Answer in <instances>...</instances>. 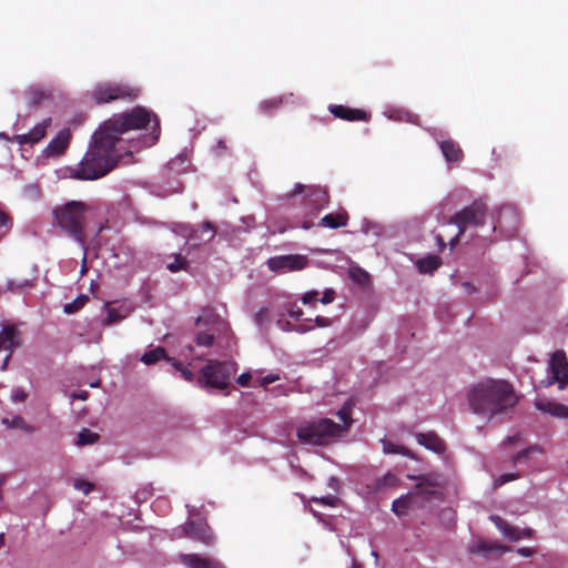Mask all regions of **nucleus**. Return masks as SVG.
Returning <instances> with one entry per match:
<instances>
[{
  "label": "nucleus",
  "mask_w": 568,
  "mask_h": 568,
  "mask_svg": "<svg viewBox=\"0 0 568 568\" xmlns=\"http://www.w3.org/2000/svg\"><path fill=\"white\" fill-rule=\"evenodd\" d=\"M184 265H185V260L180 256H176L175 261L173 263L168 264V268L171 272H178V271L182 270L184 267Z\"/></svg>",
  "instance_id": "nucleus-52"
},
{
  "label": "nucleus",
  "mask_w": 568,
  "mask_h": 568,
  "mask_svg": "<svg viewBox=\"0 0 568 568\" xmlns=\"http://www.w3.org/2000/svg\"><path fill=\"white\" fill-rule=\"evenodd\" d=\"M311 323H312V320H306L305 323L295 325L293 327V332H296V333H300V334H304L306 332H310L311 329L314 328V325H312Z\"/></svg>",
  "instance_id": "nucleus-51"
},
{
  "label": "nucleus",
  "mask_w": 568,
  "mask_h": 568,
  "mask_svg": "<svg viewBox=\"0 0 568 568\" xmlns=\"http://www.w3.org/2000/svg\"><path fill=\"white\" fill-rule=\"evenodd\" d=\"M280 379V375L276 373H270L263 377H261V373L258 372L256 376V386L266 387L268 384H272Z\"/></svg>",
  "instance_id": "nucleus-44"
},
{
  "label": "nucleus",
  "mask_w": 568,
  "mask_h": 568,
  "mask_svg": "<svg viewBox=\"0 0 568 568\" xmlns=\"http://www.w3.org/2000/svg\"><path fill=\"white\" fill-rule=\"evenodd\" d=\"M438 144L447 162H458L462 159V150L454 141L443 140Z\"/></svg>",
  "instance_id": "nucleus-25"
},
{
  "label": "nucleus",
  "mask_w": 568,
  "mask_h": 568,
  "mask_svg": "<svg viewBox=\"0 0 568 568\" xmlns=\"http://www.w3.org/2000/svg\"><path fill=\"white\" fill-rule=\"evenodd\" d=\"M258 371L245 372L237 377V384L242 387L256 386Z\"/></svg>",
  "instance_id": "nucleus-40"
},
{
  "label": "nucleus",
  "mask_w": 568,
  "mask_h": 568,
  "mask_svg": "<svg viewBox=\"0 0 568 568\" xmlns=\"http://www.w3.org/2000/svg\"><path fill=\"white\" fill-rule=\"evenodd\" d=\"M516 551L518 555H520L523 557H531L534 555V550L528 547H520Z\"/></svg>",
  "instance_id": "nucleus-60"
},
{
  "label": "nucleus",
  "mask_w": 568,
  "mask_h": 568,
  "mask_svg": "<svg viewBox=\"0 0 568 568\" xmlns=\"http://www.w3.org/2000/svg\"><path fill=\"white\" fill-rule=\"evenodd\" d=\"M384 115L389 120L414 122L415 115L407 110L389 106L384 111Z\"/></svg>",
  "instance_id": "nucleus-34"
},
{
  "label": "nucleus",
  "mask_w": 568,
  "mask_h": 568,
  "mask_svg": "<svg viewBox=\"0 0 568 568\" xmlns=\"http://www.w3.org/2000/svg\"><path fill=\"white\" fill-rule=\"evenodd\" d=\"M342 424L334 423L328 418H321L316 422L304 423L297 428V437L301 442L311 445H327L345 433L352 420L345 409L337 412Z\"/></svg>",
  "instance_id": "nucleus-4"
},
{
  "label": "nucleus",
  "mask_w": 568,
  "mask_h": 568,
  "mask_svg": "<svg viewBox=\"0 0 568 568\" xmlns=\"http://www.w3.org/2000/svg\"><path fill=\"white\" fill-rule=\"evenodd\" d=\"M469 551L471 554H478L487 557L493 551H498L500 554L508 552L510 551V548L499 544L498 541H486L480 539L469 546Z\"/></svg>",
  "instance_id": "nucleus-21"
},
{
  "label": "nucleus",
  "mask_w": 568,
  "mask_h": 568,
  "mask_svg": "<svg viewBox=\"0 0 568 568\" xmlns=\"http://www.w3.org/2000/svg\"><path fill=\"white\" fill-rule=\"evenodd\" d=\"M1 423L7 428L21 429L28 434L34 432V427L31 426L30 424H28L21 416H18V415L13 416V417H4V418H2Z\"/></svg>",
  "instance_id": "nucleus-31"
},
{
  "label": "nucleus",
  "mask_w": 568,
  "mask_h": 568,
  "mask_svg": "<svg viewBox=\"0 0 568 568\" xmlns=\"http://www.w3.org/2000/svg\"><path fill=\"white\" fill-rule=\"evenodd\" d=\"M418 491H424L423 490V484L420 483L417 487H416V490H414L412 493V495H406V496H402L399 497L398 499H395L392 504V510L397 514V515H403L405 514V511L408 509L409 507V501L412 499V501L415 499L416 495L418 494Z\"/></svg>",
  "instance_id": "nucleus-26"
},
{
  "label": "nucleus",
  "mask_w": 568,
  "mask_h": 568,
  "mask_svg": "<svg viewBox=\"0 0 568 568\" xmlns=\"http://www.w3.org/2000/svg\"><path fill=\"white\" fill-rule=\"evenodd\" d=\"M71 140V132L69 129L60 130L54 138L42 150L40 159L50 160L59 159L67 151Z\"/></svg>",
  "instance_id": "nucleus-14"
},
{
  "label": "nucleus",
  "mask_w": 568,
  "mask_h": 568,
  "mask_svg": "<svg viewBox=\"0 0 568 568\" xmlns=\"http://www.w3.org/2000/svg\"><path fill=\"white\" fill-rule=\"evenodd\" d=\"M179 560L187 568H224L219 560L199 554H181Z\"/></svg>",
  "instance_id": "nucleus-20"
},
{
  "label": "nucleus",
  "mask_w": 568,
  "mask_h": 568,
  "mask_svg": "<svg viewBox=\"0 0 568 568\" xmlns=\"http://www.w3.org/2000/svg\"><path fill=\"white\" fill-rule=\"evenodd\" d=\"M200 331L195 335V343L201 347H211L217 335L227 331L226 322L212 311H204L196 320Z\"/></svg>",
  "instance_id": "nucleus-8"
},
{
  "label": "nucleus",
  "mask_w": 568,
  "mask_h": 568,
  "mask_svg": "<svg viewBox=\"0 0 568 568\" xmlns=\"http://www.w3.org/2000/svg\"><path fill=\"white\" fill-rule=\"evenodd\" d=\"M312 322H314L318 327H327L332 323L331 318L324 316H316Z\"/></svg>",
  "instance_id": "nucleus-54"
},
{
  "label": "nucleus",
  "mask_w": 568,
  "mask_h": 568,
  "mask_svg": "<svg viewBox=\"0 0 568 568\" xmlns=\"http://www.w3.org/2000/svg\"><path fill=\"white\" fill-rule=\"evenodd\" d=\"M139 89L128 84L103 82L92 90V97L97 103H108L116 99L136 98Z\"/></svg>",
  "instance_id": "nucleus-9"
},
{
  "label": "nucleus",
  "mask_w": 568,
  "mask_h": 568,
  "mask_svg": "<svg viewBox=\"0 0 568 568\" xmlns=\"http://www.w3.org/2000/svg\"><path fill=\"white\" fill-rule=\"evenodd\" d=\"M463 286L465 287V291L468 294H471L476 291L475 287L468 282L463 283Z\"/></svg>",
  "instance_id": "nucleus-63"
},
{
  "label": "nucleus",
  "mask_w": 568,
  "mask_h": 568,
  "mask_svg": "<svg viewBox=\"0 0 568 568\" xmlns=\"http://www.w3.org/2000/svg\"><path fill=\"white\" fill-rule=\"evenodd\" d=\"M548 377L542 382L545 386H550L558 383V388L564 390L568 385V361L562 351H556L548 363L547 367Z\"/></svg>",
  "instance_id": "nucleus-11"
},
{
  "label": "nucleus",
  "mask_w": 568,
  "mask_h": 568,
  "mask_svg": "<svg viewBox=\"0 0 568 568\" xmlns=\"http://www.w3.org/2000/svg\"><path fill=\"white\" fill-rule=\"evenodd\" d=\"M489 519L494 523L501 535L509 541H519L532 536V530L530 528L521 529L519 527L511 526L498 515H491Z\"/></svg>",
  "instance_id": "nucleus-16"
},
{
  "label": "nucleus",
  "mask_w": 568,
  "mask_h": 568,
  "mask_svg": "<svg viewBox=\"0 0 568 568\" xmlns=\"http://www.w3.org/2000/svg\"><path fill=\"white\" fill-rule=\"evenodd\" d=\"M236 371L237 365L234 362L209 361L200 371L199 383L204 387L223 389L229 385Z\"/></svg>",
  "instance_id": "nucleus-6"
},
{
  "label": "nucleus",
  "mask_w": 568,
  "mask_h": 568,
  "mask_svg": "<svg viewBox=\"0 0 568 568\" xmlns=\"http://www.w3.org/2000/svg\"><path fill=\"white\" fill-rule=\"evenodd\" d=\"M327 486H328L332 490H334V491H338V489H339V480H338L336 477L332 476V477H329V478H328V480H327Z\"/></svg>",
  "instance_id": "nucleus-58"
},
{
  "label": "nucleus",
  "mask_w": 568,
  "mask_h": 568,
  "mask_svg": "<svg viewBox=\"0 0 568 568\" xmlns=\"http://www.w3.org/2000/svg\"><path fill=\"white\" fill-rule=\"evenodd\" d=\"M440 265V258L437 255H427L416 262V267L422 274H432Z\"/></svg>",
  "instance_id": "nucleus-27"
},
{
  "label": "nucleus",
  "mask_w": 568,
  "mask_h": 568,
  "mask_svg": "<svg viewBox=\"0 0 568 568\" xmlns=\"http://www.w3.org/2000/svg\"><path fill=\"white\" fill-rule=\"evenodd\" d=\"M97 439H98V434H95L89 429H82L79 433L78 439L75 443L79 446H83V445L93 444V443H95Z\"/></svg>",
  "instance_id": "nucleus-42"
},
{
  "label": "nucleus",
  "mask_w": 568,
  "mask_h": 568,
  "mask_svg": "<svg viewBox=\"0 0 568 568\" xmlns=\"http://www.w3.org/2000/svg\"><path fill=\"white\" fill-rule=\"evenodd\" d=\"M347 222V214L345 212L336 214H326L322 217L320 225L328 229H338L345 226Z\"/></svg>",
  "instance_id": "nucleus-28"
},
{
  "label": "nucleus",
  "mask_w": 568,
  "mask_h": 568,
  "mask_svg": "<svg viewBox=\"0 0 568 568\" xmlns=\"http://www.w3.org/2000/svg\"><path fill=\"white\" fill-rule=\"evenodd\" d=\"M306 264L307 258L298 254L275 256L267 261V266L273 272L298 271Z\"/></svg>",
  "instance_id": "nucleus-15"
},
{
  "label": "nucleus",
  "mask_w": 568,
  "mask_h": 568,
  "mask_svg": "<svg viewBox=\"0 0 568 568\" xmlns=\"http://www.w3.org/2000/svg\"><path fill=\"white\" fill-rule=\"evenodd\" d=\"M126 141H114L100 125L83 159L73 170L72 176L78 180H97L108 174L123 154H132L126 149Z\"/></svg>",
  "instance_id": "nucleus-1"
},
{
  "label": "nucleus",
  "mask_w": 568,
  "mask_h": 568,
  "mask_svg": "<svg viewBox=\"0 0 568 568\" xmlns=\"http://www.w3.org/2000/svg\"><path fill=\"white\" fill-rule=\"evenodd\" d=\"M485 220L486 204L481 200L474 201L469 206L457 212L449 220V223L455 224L458 229V233L449 241L450 246L454 247L458 242V237L467 230L483 225Z\"/></svg>",
  "instance_id": "nucleus-7"
},
{
  "label": "nucleus",
  "mask_w": 568,
  "mask_h": 568,
  "mask_svg": "<svg viewBox=\"0 0 568 568\" xmlns=\"http://www.w3.org/2000/svg\"><path fill=\"white\" fill-rule=\"evenodd\" d=\"M168 358L169 357L166 356L165 349L161 346H156L145 352L141 356V362L145 365H153L161 359H165L168 362Z\"/></svg>",
  "instance_id": "nucleus-30"
},
{
  "label": "nucleus",
  "mask_w": 568,
  "mask_h": 568,
  "mask_svg": "<svg viewBox=\"0 0 568 568\" xmlns=\"http://www.w3.org/2000/svg\"><path fill=\"white\" fill-rule=\"evenodd\" d=\"M152 132L138 141L125 145L128 150L139 151L155 144L160 135V122L158 116L143 106H136L130 112L115 114L104 121L101 126L111 135L114 141H124L121 135L130 130H140L152 123Z\"/></svg>",
  "instance_id": "nucleus-3"
},
{
  "label": "nucleus",
  "mask_w": 568,
  "mask_h": 568,
  "mask_svg": "<svg viewBox=\"0 0 568 568\" xmlns=\"http://www.w3.org/2000/svg\"><path fill=\"white\" fill-rule=\"evenodd\" d=\"M51 119L47 118L37 125H34L28 133L14 136V140L20 144H34L41 141L51 125Z\"/></svg>",
  "instance_id": "nucleus-19"
},
{
  "label": "nucleus",
  "mask_w": 568,
  "mask_h": 568,
  "mask_svg": "<svg viewBox=\"0 0 568 568\" xmlns=\"http://www.w3.org/2000/svg\"><path fill=\"white\" fill-rule=\"evenodd\" d=\"M467 399L474 414L491 419L513 408L519 397L509 381L486 377L469 387Z\"/></svg>",
  "instance_id": "nucleus-2"
},
{
  "label": "nucleus",
  "mask_w": 568,
  "mask_h": 568,
  "mask_svg": "<svg viewBox=\"0 0 568 568\" xmlns=\"http://www.w3.org/2000/svg\"><path fill=\"white\" fill-rule=\"evenodd\" d=\"M276 325L283 332H293V327L295 326V325H292L288 321H285V320H278L276 322Z\"/></svg>",
  "instance_id": "nucleus-56"
},
{
  "label": "nucleus",
  "mask_w": 568,
  "mask_h": 568,
  "mask_svg": "<svg viewBox=\"0 0 568 568\" xmlns=\"http://www.w3.org/2000/svg\"><path fill=\"white\" fill-rule=\"evenodd\" d=\"M318 301L322 304H329L334 301V292L332 290H326L321 298Z\"/></svg>",
  "instance_id": "nucleus-55"
},
{
  "label": "nucleus",
  "mask_w": 568,
  "mask_h": 568,
  "mask_svg": "<svg viewBox=\"0 0 568 568\" xmlns=\"http://www.w3.org/2000/svg\"><path fill=\"white\" fill-rule=\"evenodd\" d=\"M313 500L325 506H335L338 501V498L336 496L328 495L321 498H313Z\"/></svg>",
  "instance_id": "nucleus-50"
},
{
  "label": "nucleus",
  "mask_w": 568,
  "mask_h": 568,
  "mask_svg": "<svg viewBox=\"0 0 568 568\" xmlns=\"http://www.w3.org/2000/svg\"><path fill=\"white\" fill-rule=\"evenodd\" d=\"M182 190V186H181V183L176 182L175 185L166 191L163 192V196H166V195H171V194H174V193H178V192H181Z\"/></svg>",
  "instance_id": "nucleus-61"
},
{
  "label": "nucleus",
  "mask_w": 568,
  "mask_h": 568,
  "mask_svg": "<svg viewBox=\"0 0 568 568\" xmlns=\"http://www.w3.org/2000/svg\"><path fill=\"white\" fill-rule=\"evenodd\" d=\"M168 362H169L170 364H172V365L175 367V369H176V371H179V372H180L181 377H182L183 379H185V381H187V382H192V381H193V378H194V374H193L190 369H187V368L183 367V366H182L180 363H178L174 358H168Z\"/></svg>",
  "instance_id": "nucleus-43"
},
{
  "label": "nucleus",
  "mask_w": 568,
  "mask_h": 568,
  "mask_svg": "<svg viewBox=\"0 0 568 568\" xmlns=\"http://www.w3.org/2000/svg\"><path fill=\"white\" fill-rule=\"evenodd\" d=\"M179 530L181 532L176 534L178 537H190L205 545H212L214 542V537L211 532L210 527L201 519H195L194 515L191 511L189 520Z\"/></svg>",
  "instance_id": "nucleus-13"
},
{
  "label": "nucleus",
  "mask_w": 568,
  "mask_h": 568,
  "mask_svg": "<svg viewBox=\"0 0 568 568\" xmlns=\"http://www.w3.org/2000/svg\"><path fill=\"white\" fill-rule=\"evenodd\" d=\"M216 231L211 222H204L200 225L199 230H192L189 239L192 241L210 242L215 236Z\"/></svg>",
  "instance_id": "nucleus-24"
},
{
  "label": "nucleus",
  "mask_w": 568,
  "mask_h": 568,
  "mask_svg": "<svg viewBox=\"0 0 568 568\" xmlns=\"http://www.w3.org/2000/svg\"><path fill=\"white\" fill-rule=\"evenodd\" d=\"M33 286V282L30 280H8L7 290L13 293H22L24 290Z\"/></svg>",
  "instance_id": "nucleus-37"
},
{
  "label": "nucleus",
  "mask_w": 568,
  "mask_h": 568,
  "mask_svg": "<svg viewBox=\"0 0 568 568\" xmlns=\"http://www.w3.org/2000/svg\"><path fill=\"white\" fill-rule=\"evenodd\" d=\"M126 314L121 312L120 310L115 307H108L106 308V316L103 321L104 325H112L115 323L121 322L123 318H125Z\"/></svg>",
  "instance_id": "nucleus-38"
},
{
  "label": "nucleus",
  "mask_w": 568,
  "mask_h": 568,
  "mask_svg": "<svg viewBox=\"0 0 568 568\" xmlns=\"http://www.w3.org/2000/svg\"><path fill=\"white\" fill-rule=\"evenodd\" d=\"M88 302L87 295H80L74 301L67 303L63 307L65 314H74L80 311Z\"/></svg>",
  "instance_id": "nucleus-39"
},
{
  "label": "nucleus",
  "mask_w": 568,
  "mask_h": 568,
  "mask_svg": "<svg viewBox=\"0 0 568 568\" xmlns=\"http://www.w3.org/2000/svg\"><path fill=\"white\" fill-rule=\"evenodd\" d=\"M23 195L31 200H37L40 196V189L37 184H29L23 187Z\"/></svg>",
  "instance_id": "nucleus-46"
},
{
  "label": "nucleus",
  "mask_w": 568,
  "mask_h": 568,
  "mask_svg": "<svg viewBox=\"0 0 568 568\" xmlns=\"http://www.w3.org/2000/svg\"><path fill=\"white\" fill-rule=\"evenodd\" d=\"M534 450H537L536 447H530L528 449H525V450H521L519 452L515 457H514V462L517 464V463H520L523 458H526L531 452Z\"/></svg>",
  "instance_id": "nucleus-57"
},
{
  "label": "nucleus",
  "mask_w": 568,
  "mask_h": 568,
  "mask_svg": "<svg viewBox=\"0 0 568 568\" xmlns=\"http://www.w3.org/2000/svg\"><path fill=\"white\" fill-rule=\"evenodd\" d=\"M318 292L317 291H310L303 294L302 296V303L304 305H310L316 301H318Z\"/></svg>",
  "instance_id": "nucleus-49"
},
{
  "label": "nucleus",
  "mask_w": 568,
  "mask_h": 568,
  "mask_svg": "<svg viewBox=\"0 0 568 568\" xmlns=\"http://www.w3.org/2000/svg\"><path fill=\"white\" fill-rule=\"evenodd\" d=\"M352 568H361V566L356 562L355 557L352 556Z\"/></svg>",
  "instance_id": "nucleus-64"
},
{
  "label": "nucleus",
  "mask_w": 568,
  "mask_h": 568,
  "mask_svg": "<svg viewBox=\"0 0 568 568\" xmlns=\"http://www.w3.org/2000/svg\"><path fill=\"white\" fill-rule=\"evenodd\" d=\"M88 395H89V393L87 390H82V392L72 394L71 398L72 399L77 398V399L85 400L88 398Z\"/></svg>",
  "instance_id": "nucleus-62"
},
{
  "label": "nucleus",
  "mask_w": 568,
  "mask_h": 568,
  "mask_svg": "<svg viewBox=\"0 0 568 568\" xmlns=\"http://www.w3.org/2000/svg\"><path fill=\"white\" fill-rule=\"evenodd\" d=\"M73 487L77 490L82 491L84 495H89L90 491L93 489V485L91 483L83 480L81 478H77L74 480Z\"/></svg>",
  "instance_id": "nucleus-45"
},
{
  "label": "nucleus",
  "mask_w": 568,
  "mask_h": 568,
  "mask_svg": "<svg viewBox=\"0 0 568 568\" xmlns=\"http://www.w3.org/2000/svg\"><path fill=\"white\" fill-rule=\"evenodd\" d=\"M398 483L399 479L393 473L388 471L374 481L372 489L374 491H383L387 488L396 486Z\"/></svg>",
  "instance_id": "nucleus-33"
},
{
  "label": "nucleus",
  "mask_w": 568,
  "mask_h": 568,
  "mask_svg": "<svg viewBox=\"0 0 568 568\" xmlns=\"http://www.w3.org/2000/svg\"><path fill=\"white\" fill-rule=\"evenodd\" d=\"M415 438L419 445L436 454H442L445 450L443 440L433 432L417 433Z\"/></svg>",
  "instance_id": "nucleus-22"
},
{
  "label": "nucleus",
  "mask_w": 568,
  "mask_h": 568,
  "mask_svg": "<svg viewBox=\"0 0 568 568\" xmlns=\"http://www.w3.org/2000/svg\"><path fill=\"white\" fill-rule=\"evenodd\" d=\"M87 210V204L80 201H69L53 210V217L57 225L69 236L74 239L84 251L83 227Z\"/></svg>",
  "instance_id": "nucleus-5"
},
{
  "label": "nucleus",
  "mask_w": 568,
  "mask_h": 568,
  "mask_svg": "<svg viewBox=\"0 0 568 568\" xmlns=\"http://www.w3.org/2000/svg\"><path fill=\"white\" fill-rule=\"evenodd\" d=\"M268 320V311L263 308L260 310L255 315V321L258 326H263L264 323Z\"/></svg>",
  "instance_id": "nucleus-53"
},
{
  "label": "nucleus",
  "mask_w": 568,
  "mask_h": 568,
  "mask_svg": "<svg viewBox=\"0 0 568 568\" xmlns=\"http://www.w3.org/2000/svg\"><path fill=\"white\" fill-rule=\"evenodd\" d=\"M520 223L519 213L513 205H504L497 219L494 221L493 230L503 233L506 237L515 235Z\"/></svg>",
  "instance_id": "nucleus-12"
},
{
  "label": "nucleus",
  "mask_w": 568,
  "mask_h": 568,
  "mask_svg": "<svg viewBox=\"0 0 568 568\" xmlns=\"http://www.w3.org/2000/svg\"><path fill=\"white\" fill-rule=\"evenodd\" d=\"M187 158L185 154H179L168 163V170L174 174H181L186 170Z\"/></svg>",
  "instance_id": "nucleus-36"
},
{
  "label": "nucleus",
  "mask_w": 568,
  "mask_h": 568,
  "mask_svg": "<svg viewBox=\"0 0 568 568\" xmlns=\"http://www.w3.org/2000/svg\"><path fill=\"white\" fill-rule=\"evenodd\" d=\"M361 231L365 234H373L374 236H381L383 233V227L372 221L364 220L361 226Z\"/></svg>",
  "instance_id": "nucleus-41"
},
{
  "label": "nucleus",
  "mask_w": 568,
  "mask_h": 568,
  "mask_svg": "<svg viewBox=\"0 0 568 568\" xmlns=\"http://www.w3.org/2000/svg\"><path fill=\"white\" fill-rule=\"evenodd\" d=\"M535 407L539 412L556 418L568 419V406L556 400L539 397L535 400Z\"/></svg>",
  "instance_id": "nucleus-18"
},
{
  "label": "nucleus",
  "mask_w": 568,
  "mask_h": 568,
  "mask_svg": "<svg viewBox=\"0 0 568 568\" xmlns=\"http://www.w3.org/2000/svg\"><path fill=\"white\" fill-rule=\"evenodd\" d=\"M331 113H333L336 118L348 120V121H359L367 120L366 112L358 109H349L343 105L332 104L328 106Z\"/></svg>",
  "instance_id": "nucleus-23"
},
{
  "label": "nucleus",
  "mask_w": 568,
  "mask_h": 568,
  "mask_svg": "<svg viewBox=\"0 0 568 568\" xmlns=\"http://www.w3.org/2000/svg\"><path fill=\"white\" fill-rule=\"evenodd\" d=\"M288 315H290V317L298 321L303 316V311L300 307H296V308L293 307L290 310Z\"/></svg>",
  "instance_id": "nucleus-59"
},
{
  "label": "nucleus",
  "mask_w": 568,
  "mask_h": 568,
  "mask_svg": "<svg viewBox=\"0 0 568 568\" xmlns=\"http://www.w3.org/2000/svg\"><path fill=\"white\" fill-rule=\"evenodd\" d=\"M28 104L37 105L40 101L49 98V91L41 85L30 87L26 93Z\"/></svg>",
  "instance_id": "nucleus-29"
},
{
  "label": "nucleus",
  "mask_w": 568,
  "mask_h": 568,
  "mask_svg": "<svg viewBox=\"0 0 568 568\" xmlns=\"http://www.w3.org/2000/svg\"><path fill=\"white\" fill-rule=\"evenodd\" d=\"M10 397L13 403H22L27 398V393L21 387H16L12 389Z\"/></svg>",
  "instance_id": "nucleus-47"
},
{
  "label": "nucleus",
  "mask_w": 568,
  "mask_h": 568,
  "mask_svg": "<svg viewBox=\"0 0 568 568\" xmlns=\"http://www.w3.org/2000/svg\"><path fill=\"white\" fill-rule=\"evenodd\" d=\"M293 94L280 97V98H273L264 100L260 103L258 109L260 112L263 114H272L274 110H276L282 103H287L288 98H292Z\"/></svg>",
  "instance_id": "nucleus-32"
},
{
  "label": "nucleus",
  "mask_w": 568,
  "mask_h": 568,
  "mask_svg": "<svg viewBox=\"0 0 568 568\" xmlns=\"http://www.w3.org/2000/svg\"><path fill=\"white\" fill-rule=\"evenodd\" d=\"M382 445H383V452L385 454H399V455L406 456L412 459L415 458L414 454L409 449L405 448L404 446L394 444V443H392L389 440H385V439L382 440Z\"/></svg>",
  "instance_id": "nucleus-35"
},
{
  "label": "nucleus",
  "mask_w": 568,
  "mask_h": 568,
  "mask_svg": "<svg viewBox=\"0 0 568 568\" xmlns=\"http://www.w3.org/2000/svg\"><path fill=\"white\" fill-rule=\"evenodd\" d=\"M518 477L517 474L515 473H511V474H504V475H500L499 477H497L494 481V487L497 488V487H500L503 486L504 484L510 481V480H514Z\"/></svg>",
  "instance_id": "nucleus-48"
},
{
  "label": "nucleus",
  "mask_w": 568,
  "mask_h": 568,
  "mask_svg": "<svg viewBox=\"0 0 568 568\" xmlns=\"http://www.w3.org/2000/svg\"><path fill=\"white\" fill-rule=\"evenodd\" d=\"M295 195H302L303 204L311 212H318L328 204L327 192L320 186H306L297 183L290 196Z\"/></svg>",
  "instance_id": "nucleus-10"
},
{
  "label": "nucleus",
  "mask_w": 568,
  "mask_h": 568,
  "mask_svg": "<svg viewBox=\"0 0 568 568\" xmlns=\"http://www.w3.org/2000/svg\"><path fill=\"white\" fill-rule=\"evenodd\" d=\"M20 344L19 332L14 326L4 325L0 332V352H6L1 369L7 368L8 362L11 357L12 351Z\"/></svg>",
  "instance_id": "nucleus-17"
}]
</instances>
